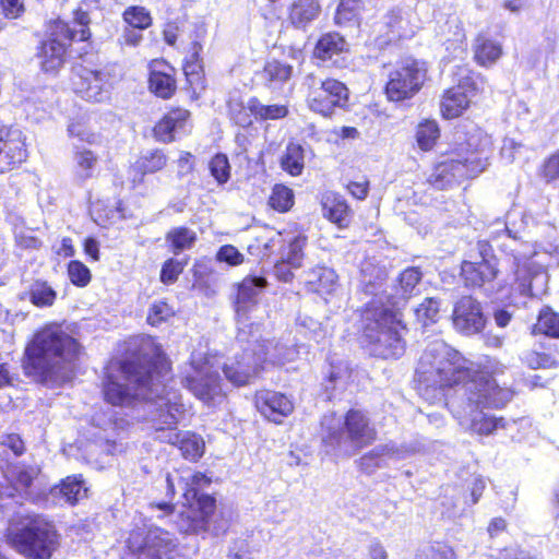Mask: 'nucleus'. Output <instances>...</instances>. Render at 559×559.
Listing matches in <instances>:
<instances>
[{"mask_svg":"<svg viewBox=\"0 0 559 559\" xmlns=\"http://www.w3.org/2000/svg\"><path fill=\"white\" fill-rule=\"evenodd\" d=\"M439 134V127L436 121L426 120L419 123L416 131V141L420 150L430 151L435 146Z\"/></svg>","mask_w":559,"mask_h":559,"instance_id":"46","label":"nucleus"},{"mask_svg":"<svg viewBox=\"0 0 559 559\" xmlns=\"http://www.w3.org/2000/svg\"><path fill=\"white\" fill-rule=\"evenodd\" d=\"M257 104V98H251L247 104L231 99L228 103L230 118L236 124L240 127H248L252 123V116L255 117L253 106Z\"/></svg>","mask_w":559,"mask_h":559,"instance_id":"44","label":"nucleus"},{"mask_svg":"<svg viewBox=\"0 0 559 559\" xmlns=\"http://www.w3.org/2000/svg\"><path fill=\"white\" fill-rule=\"evenodd\" d=\"M2 447L10 449L16 456L23 454L25 450L24 442L20 436L15 433L3 436L2 440L0 441V448Z\"/></svg>","mask_w":559,"mask_h":559,"instance_id":"63","label":"nucleus"},{"mask_svg":"<svg viewBox=\"0 0 559 559\" xmlns=\"http://www.w3.org/2000/svg\"><path fill=\"white\" fill-rule=\"evenodd\" d=\"M439 301L435 298H426L416 309L419 319L436 321L439 313Z\"/></svg>","mask_w":559,"mask_h":559,"instance_id":"60","label":"nucleus"},{"mask_svg":"<svg viewBox=\"0 0 559 559\" xmlns=\"http://www.w3.org/2000/svg\"><path fill=\"white\" fill-rule=\"evenodd\" d=\"M524 360L533 369L550 368L555 365V360L549 355L537 352L526 353Z\"/></svg>","mask_w":559,"mask_h":559,"instance_id":"61","label":"nucleus"},{"mask_svg":"<svg viewBox=\"0 0 559 559\" xmlns=\"http://www.w3.org/2000/svg\"><path fill=\"white\" fill-rule=\"evenodd\" d=\"M269 204L278 212H287L294 205L293 190L284 185H275Z\"/></svg>","mask_w":559,"mask_h":559,"instance_id":"48","label":"nucleus"},{"mask_svg":"<svg viewBox=\"0 0 559 559\" xmlns=\"http://www.w3.org/2000/svg\"><path fill=\"white\" fill-rule=\"evenodd\" d=\"M321 11L318 0H294L290 8L288 19L297 28H304L313 20H316Z\"/></svg>","mask_w":559,"mask_h":559,"instance_id":"33","label":"nucleus"},{"mask_svg":"<svg viewBox=\"0 0 559 559\" xmlns=\"http://www.w3.org/2000/svg\"><path fill=\"white\" fill-rule=\"evenodd\" d=\"M426 80V69L408 59L390 72L385 94L391 102H402L416 95Z\"/></svg>","mask_w":559,"mask_h":559,"instance_id":"14","label":"nucleus"},{"mask_svg":"<svg viewBox=\"0 0 559 559\" xmlns=\"http://www.w3.org/2000/svg\"><path fill=\"white\" fill-rule=\"evenodd\" d=\"M361 9V0H341L334 15V22L338 26L354 25L358 22Z\"/></svg>","mask_w":559,"mask_h":559,"instance_id":"43","label":"nucleus"},{"mask_svg":"<svg viewBox=\"0 0 559 559\" xmlns=\"http://www.w3.org/2000/svg\"><path fill=\"white\" fill-rule=\"evenodd\" d=\"M270 236H261L255 239V242L249 246L251 253H258L262 258L269 257L276 246H281L283 237L281 233L271 230Z\"/></svg>","mask_w":559,"mask_h":559,"instance_id":"49","label":"nucleus"},{"mask_svg":"<svg viewBox=\"0 0 559 559\" xmlns=\"http://www.w3.org/2000/svg\"><path fill=\"white\" fill-rule=\"evenodd\" d=\"M38 474L37 466L19 463L8 467L5 477L16 490L25 491L32 486Z\"/></svg>","mask_w":559,"mask_h":559,"instance_id":"37","label":"nucleus"},{"mask_svg":"<svg viewBox=\"0 0 559 559\" xmlns=\"http://www.w3.org/2000/svg\"><path fill=\"white\" fill-rule=\"evenodd\" d=\"M405 325L399 302L391 307H377L376 301L365 313L364 337L368 341L370 353L384 359L399 358L405 352L402 332Z\"/></svg>","mask_w":559,"mask_h":559,"instance_id":"5","label":"nucleus"},{"mask_svg":"<svg viewBox=\"0 0 559 559\" xmlns=\"http://www.w3.org/2000/svg\"><path fill=\"white\" fill-rule=\"evenodd\" d=\"M417 559H455V554L451 547L438 545L423 550Z\"/></svg>","mask_w":559,"mask_h":559,"instance_id":"59","label":"nucleus"},{"mask_svg":"<svg viewBox=\"0 0 559 559\" xmlns=\"http://www.w3.org/2000/svg\"><path fill=\"white\" fill-rule=\"evenodd\" d=\"M186 266V262L168 259L162 266L160 281L162 283L169 285L177 281L178 276L182 273Z\"/></svg>","mask_w":559,"mask_h":559,"instance_id":"57","label":"nucleus"},{"mask_svg":"<svg viewBox=\"0 0 559 559\" xmlns=\"http://www.w3.org/2000/svg\"><path fill=\"white\" fill-rule=\"evenodd\" d=\"M123 419L115 418L114 411L110 408L106 412L97 413L93 417V425L104 431V435L99 436V439L105 440L109 444L108 452L111 454L121 451V449H117L118 444L114 439V435L117 430L123 428Z\"/></svg>","mask_w":559,"mask_h":559,"instance_id":"31","label":"nucleus"},{"mask_svg":"<svg viewBox=\"0 0 559 559\" xmlns=\"http://www.w3.org/2000/svg\"><path fill=\"white\" fill-rule=\"evenodd\" d=\"M167 164V156L160 150H152L142 154L132 165L133 181H142L146 174L162 170Z\"/></svg>","mask_w":559,"mask_h":559,"instance_id":"32","label":"nucleus"},{"mask_svg":"<svg viewBox=\"0 0 559 559\" xmlns=\"http://www.w3.org/2000/svg\"><path fill=\"white\" fill-rule=\"evenodd\" d=\"M383 23L388 27L390 40L412 37L418 28L413 20V14L399 7L388 11Z\"/></svg>","mask_w":559,"mask_h":559,"instance_id":"28","label":"nucleus"},{"mask_svg":"<svg viewBox=\"0 0 559 559\" xmlns=\"http://www.w3.org/2000/svg\"><path fill=\"white\" fill-rule=\"evenodd\" d=\"M159 367L146 369L124 359H112L105 368L103 392L112 406L129 408L134 420L150 419L157 439L178 445L181 454L198 461L204 453L203 439L189 431H177L183 404L177 391L168 390L165 383L169 364L158 357Z\"/></svg>","mask_w":559,"mask_h":559,"instance_id":"1","label":"nucleus"},{"mask_svg":"<svg viewBox=\"0 0 559 559\" xmlns=\"http://www.w3.org/2000/svg\"><path fill=\"white\" fill-rule=\"evenodd\" d=\"M534 333L559 337V314L549 308L543 309L534 325Z\"/></svg>","mask_w":559,"mask_h":559,"instance_id":"47","label":"nucleus"},{"mask_svg":"<svg viewBox=\"0 0 559 559\" xmlns=\"http://www.w3.org/2000/svg\"><path fill=\"white\" fill-rule=\"evenodd\" d=\"M130 559H176L178 543L168 531L158 527L132 530L126 539Z\"/></svg>","mask_w":559,"mask_h":559,"instance_id":"13","label":"nucleus"},{"mask_svg":"<svg viewBox=\"0 0 559 559\" xmlns=\"http://www.w3.org/2000/svg\"><path fill=\"white\" fill-rule=\"evenodd\" d=\"M420 281H421V272L417 267H407L404 270L400 277H399V284H400V294L399 297H393L391 300L399 301V305L401 304V300H405L414 295H417L420 289Z\"/></svg>","mask_w":559,"mask_h":559,"instance_id":"40","label":"nucleus"},{"mask_svg":"<svg viewBox=\"0 0 559 559\" xmlns=\"http://www.w3.org/2000/svg\"><path fill=\"white\" fill-rule=\"evenodd\" d=\"M502 56V46L499 41L479 34L474 43V58L483 67H490Z\"/></svg>","mask_w":559,"mask_h":559,"instance_id":"34","label":"nucleus"},{"mask_svg":"<svg viewBox=\"0 0 559 559\" xmlns=\"http://www.w3.org/2000/svg\"><path fill=\"white\" fill-rule=\"evenodd\" d=\"M298 349L281 341L267 340L258 343L252 349H246L240 359L224 366L226 378L235 385H245L257 377L262 364L276 366L293 361Z\"/></svg>","mask_w":559,"mask_h":559,"instance_id":"6","label":"nucleus"},{"mask_svg":"<svg viewBox=\"0 0 559 559\" xmlns=\"http://www.w3.org/2000/svg\"><path fill=\"white\" fill-rule=\"evenodd\" d=\"M29 298L37 307L51 306L56 299V292L45 282H36L31 286Z\"/></svg>","mask_w":559,"mask_h":559,"instance_id":"50","label":"nucleus"},{"mask_svg":"<svg viewBox=\"0 0 559 559\" xmlns=\"http://www.w3.org/2000/svg\"><path fill=\"white\" fill-rule=\"evenodd\" d=\"M51 495L62 498L69 504H75L87 496V487L81 476H68L51 489Z\"/></svg>","mask_w":559,"mask_h":559,"instance_id":"35","label":"nucleus"},{"mask_svg":"<svg viewBox=\"0 0 559 559\" xmlns=\"http://www.w3.org/2000/svg\"><path fill=\"white\" fill-rule=\"evenodd\" d=\"M418 451L419 444L417 443L396 444L390 442L381 444L359 459V468L367 474H372L378 468L386 467L390 462L407 459Z\"/></svg>","mask_w":559,"mask_h":559,"instance_id":"19","label":"nucleus"},{"mask_svg":"<svg viewBox=\"0 0 559 559\" xmlns=\"http://www.w3.org/2000/svg\"><path fill=\"white\" fill-rule=\"evenodd\" d=\"M90 17L85 12H76L71 24L57 20L50 24L49 38L40 47V64L45 72L57 71L64 62L68 47L73 40L84 41L91 36Z\"/></svg>","mask_w":559,"mask_h":559,"instance_id":"9","label":"nucleus"},{"mask_svg":"<svg viewBox=\"0 0 559 559\" xmlns=\"http://www.w3.org/2000/svg\"><path fill=\"white\" fill-rule=\"evenodd\" d=\"M80 354L79 343L59 325H47L27 344L22 367L36 382L55 386L70 381Z\"/></svg>","mask_w":559,"mask_h":559,"instance_id":"3","label":"nucleus"},{"mask_svg":"<svg viewBox=\"0 0 559 559\" xmlns=\"http://www.w3.org/2000/svg\"><path fill=\"white\" fill-rule=\"evenodd\" d=\"M348 88L342 82L334 79H326L313 86L308 95V104L312 111L322 116H330L336 107L347 105Z\"/></svg>","mask_w":559,"mask_h":559,"instance_id":"16","label":"nucleus"},{"mask_svg":"<svg viewBox=\"0 0 559 559\" xmlns=\"http://www.w3.org/2000/svg\"><path fill=\"white\" fill-rule=\"evenodd\" d=\"M217 260L230 265L242 263L243 255L234 246H223L217 252Z\"/></svg>","mask_w":559,"mask_h":559,"instance_id":"62","label":"nucleus"},{"mask_svg":"<svg viewBox=\"0 0 559 559\" xmlns=\"http://www.w3.org/2000/svg\"><path fill=\"white\" fill-rule=\"evenodd\" d=\"M75 160H76L78 167L81 170V176L83 178L91 177L92 170L97 162V158L93 154V152L88 151V150H83L81 152H78L75 155Z\"/></svg>","mask_w":559,"mask_h":559,"instance_id":"58","label":"nucleus"},{"mask_svg":"<svg viewBox=\"0 0 559 559\" xmlns=\"http://www.w3.org/2000/svg\"><path fill=\"white\" fill-rule=\"evenodd\" d=\"M266 286V280L262 276H248L238 285L236 297V313L245 316L251 306L255 304L258 294Z\"/></svg>","mask_w":559,"mask_h":559,"instance_id":"29","label":"nucleus"},{"mask_svg":"<svg viewBox=\"0 0 559 559\" xmlns=\"http://www.w3.org/2000/svg\"><path fill=\"white\" fill-rule=\"evenodd\" d=\"M508 238L510 230L504 228ZM509 249V262L513 270V283L511 289L521 296L538 297L546 292L548 275L540 264L535 263L533 253L527 251V245L518 242L514 238L510 243H503Z\"/></svg>","mask_w":559,"mask_h":559,"instance_id":"12","label":"nucleus"},{"mask_svg":"<svg viewBox=\"0 0 559 559\" xmlns=\"http://www.w3.org/2000/svg\"><path fill=\"white\" fill-rule=\"evenodd\" d=\"M523 148L521 143L515 142L513 139H504L501 146V156L509 163L515 160L516 155Z\"/></svg>","mask_w":559,"mask_h":559,"instance_id":"64","label":"nucleus"},{"mask_svg":"<svg viewBox=\"0 0 559 559\" xmlns=\"http://www.w3.org/2000/svg\"><path fill=\"white\" fill-rule=\"evenodd\" d=\"M304 148L296 143H289L284 153L281 165L282 168L292 176H298L304 169Z\"/></svg>","mask_w":559,"mask_h":559,"instance_id":"42","label":"nucleus"},{"mask_svg":"<svg viewBox=\"0 0 559 559\" xmlns=\"http://www.w3.org/2000/svg\"><path fill=\"white\" fill-rule=\"evenodd\" d=\"M27 157L25 142L20 130L0 127V173L22 164Z\"/></svg>","mask_w":559,"mask_h":559,"instance_id":"22","label":"nucleus"},{"mask_svg":"<svg viewBox=\"0 0 559 559\" xmlns=\"http://www.w3.org/2000/svg\"><path fill=\"white\" fill-rule=\"evenodd\" d=\"M215 500L201 496L197 500L185 501L178 512L176 525L183 534H199L207 528L209 518L214 512Z\"/></svg>","mask_w":559,"mask_h":559,"instance_id":"17","label":"nucleus"},{"mask_svg":"<svg viewBox=\"0 0 559 559\" xmlns=\"http://www.w3.org/2000/svg\"><path fill=\"white\" fill-rule=\"evenodd\" d=\"M447 25L449 27V32L452 34L445 39L447 49H462L466 40V35L462 23L457 19H451L447 22Z\"/></svg>","mask_w":559,"mask_h":559,"instance_id":"56","label":"nucleus"},{"mask_svg":"<svg viewBox=\"0 0 559 559\" xmlns=\"http://www.w3.org/2000/svg\"><path fill=\"white\" fill-rule=\"evenodd\" d=\"M292 75L293 67L278 60L267 61L263 69V78L273 88L278 87L289 81Z\"/></svg>","mask_w":559,"mask_h":559,"instance_id":"41","label":"nucleus"},{"mask_svg":"<svg viewBox=\"0 0 559 559\" xmlns=\"http://www.w3.org/2000/svg\"><path fill=\"white\" fill-rule=\"evenodd\" d=\"M322 427L326 430L323 441L348 455L376 439V430L360 411H349L344 421L334 415H325Z\"/></svg>","mask_w":559,"mask_h":559,"instance_id":"8","label":"nucleus"},{"mask_svg":"<svg viewBox=\"0 0 559 559\" xmlns=\"http://www.w3.org/2000/svg\"><path fill=\"white\" fill-rule=\"evenodd\" d=\"M174 316V309L165 301L154 302L147 313V323L158 326Z\"/></svg>","mask_w":559,"mask_h":559,"instance_id":"55","label":"nucleus"},{"mask_svg":"<svg viewBox=\"0 0 559 559\" xmlns=\"http://www.w3.org/2000/svg\"><path fill=\"white\" fill-rule=\"evenodd\" d=\"M148 86L152 93L160 98H169L176 91L174 68L160 60L151 63Z\"/></svg>","mask_w":559,"mask_h":559,"instance_id":"27","label":"nucleus"},{"mask_svg":"<svg viewBox=\"0 0 559 559\" xmlns=\"http://www.w3.org/2000/svg\"><path fill=\"white\" fill-rule=\"evenodd\" d=\"M306 283L316 293L329 294L337 283V275L333 269L319 265L306 273Z\"/></svg>","mask_w":559,"mask_h":559,"instance_id":"36","label":"nucleus"},{"mask_svg":"<svg viewBox=\"0 0 559 559\" xmlns=\"http://www.w3.org/2000/svg\"><path fill=\"white\" fill-rule=\"evenodd\" d=\"M253 110L255 111V118L261 120L282 119L288 114L286 105H263L258 99L255 106H253Z\"/></svg>","mask_w":559,"mask_h":559,"instance_id":"52","label":"nucleus"},{"mask_svg":"<svg viewBox=\"0 0 559 559\" xmlns=\"http://www.w3.org/2000/svg\"><path fill=\"white\" fill-rule=\"evenodd\" d=\"M307 243V237L298 235L288 241V246L282 252V260L294 269H299L304 261V248Z\"/></svg>","mask_w":559,"mask_h":559,"instance_id":"45","label":"nucleus"},{"mask_svg":"<svg viewBox=\"0 0 559 559\" xmlns=\"http://www.w3.org/2000/svg\"><path fill=\"white\" fill-rule=\"evenodd\" d=\"M453 324L463 334L479 333L485 326L480 304L469 296L462 297L454 306Z\"/></svg>","mask_w":559,"mask_h":559,"instance_id":"21","label":"nucleus"},{"mask_svg":"<svg viewBox=\"0 0 559 559\" xmlns=\"http://www.w3.org/2000/svg\"><path fill=\"white\" fill-rule=\"evenodd\" d=\"M190 130V112L183 108L169 110L155 126V138L164 143H170Z\"/></svg>","mask_w":559,"mask_h":559,"instance_id":"26","label":"nucleus"},{"mask_svg":"<svg viewBox=\"0 0 559 559\" xmlns=\"http://www.w3.org/2000/svg\"><path fill=\"white\" fill-rule=\"evenodd\" d=\"M497 376H486L483 379H472L457 389V395H451L447 406L459 424L478 435H489L503 428V419L488 417L483 409L499 408L507 405L514 392L506 384L500 385Z\"/></svg>","mask_w":559,"mask_h":559,"instance_id":"4","label":"nucleus"},{"mask_svg":"<svg viewBox=\"0 0 559 559\" xmlns=\"http://www.w3.org/2000/svg\"><path fill=\"white\" fill-rule=\"evenodd\" d=\"M506 367L493 358L480 362L465 359L459 352L441 340L430 342L419 358L416 378L421 397L430 404H442L451 395H457V389L472 379L502 374Z\"/></svg>","mask_w":559,"mask_h":559,"instance_id":"2","label":"nucleus"},{"mask_svg":"<svg viewBox=\"0 0 559 559\" xmlns=\"http://www.w3.org/2000/svg\"><path fill=\"white\" fill-rule=\"evenodd\" d=\"M181 383L207 406L219 405L226 397L218 367L212 357L202 353H192L189 364L181 371Z\"/></svg>","mask_w":559,"mask_h":559,"instance_id":"11","label":"nucleus"},{"mask_svg":"<svg viewBox=\"0 0 559 559\" xmlns=\"http://www.w3.org/2000/svg\"><path fill=\"white\" fill-rule=\"evenodd\" d=\"M489 145L488 136H481L479 132L471 134L467 140L466 156L455 153L439 163L429 175V185L438 190H443L457 180L477 176L487 166V158L483 157L481 154Z\"/></svg>","mask_w":559,"mask_h":559,"instance_id":"7","label":"nucleus"},{"mask_svg":"<svg viewBox=\"0 0 559 559\" xmlns=\"http://www.w3.org/2000/svg\"><path fill=\"white\" fill-rule=\"evenodd\" d=\"M210 171L219 185L226 183L230 177V166L227 156L216 154L210 162Z\"/></svg>","mask_w":559,"mask_h":559,"instance_id":"53","label":"nucleus"},{"mask_svg":"<svg viewBox=\"0 0 559 559\" xmlns=\"http://www.w3.org/2000/svg\"><path fill=\"white\" fill-rule=\"evenodd\" d=\"M255 406L267 420L281 424L294 411L293 401L275 391H260L255 394Z\"/></svg>","mask_w":559,"mask_h":559,"instance_id":"24","label":"nucleus"},{"mask_svg":"<svg viewBox=\"0 0 559 559\" xmlns=\"http://www.w3.org/2000/svg\"><path fill=\"white\" fill-rule=\"evenodd\" d=\"M323 216L338 227H345L348 224L350 210L345 200L334 192H326L322 197Z\"/></svg>","mask_w":559,"mask_h":559,"instance_id":"30","label":"nucleus"},{"mask_svg":"<svg viewBox=\"0 0 559 559\" xmlns=\"http://www.w3.org/2000/svg\"><path fill=\"white\" fill-rule=\"evenodd\" d=\"M362 283L367 295L373 298L368 302V309H371V304L376 301L377 307L389 306L391 307L396 300H391L392 296L383 288L386 281L388 273L385 267L374 265L367 261L362 267Z\"/></svg>","mask_w":559,"mask_h":559,"instance_id":"25","label":"nucleus"},{"mask_svg":"<svg viewBox=\"0 0 559 559\" xmlns=\"http://www.w3.org/2000/svg\"><path fill=\"white\" fill-rule=\"evenodd\" d=\"M347 49L346 40L337 33L324 34L317 43L314 55L321 60H330Z\"/></svg>","mask_w":559,"mask_h":559,"instance_id":"38","label":"nucleus"},{"mask_svg":"<svg viewBox=\"0 0 559 559\" xmlns=\"http://www.w3.org/2000/svg\"><path fill=\"white\" fill-rule=\"evenodd\" d=\"M124 22L133 28L144 29L152 23L150 13L143 7H130L123 13Z\"/></svg>","mask_w":559,"mask_h":559,"instance_id":"51","label":"nucleus"},{"mask_svg":"<svg viewBox=\"0 0 559 559\" xmlns=\"http://www.w3.org/2000/svg\"><path fill=\"white\" fill-rule=\"evenodd\" d=\"M197 239V233L185 226L171 228L165 237V240L169 245L174 254H179L185 250L191 249Z\"/></svg>","mask_w":559,"mask_h":559,"instance_id":"39","label":"nucleus"},{"mask_svg":"<svg viewBox=\"0 0 559 559\" xmlns=\"http://www.w3.org/2000/svg\"><path fill=\"white\" fill-rule=\"evenodd\" d=\"M479 261H464L461 267V274L466 286L480 287L485 283L491 282L498 273L496 258L491 254V248L488 243L479 241Z\"/></svg>","mask_w":559,"mask_h":559,"instance_id":"20","label":"nucleus"},{"mask_svg":"<svg viewBox=\"0 0 559 559\" xmlns=\"http://www.w3.org/2000/svg\"><path fill=\"white\" fill-rule=\"evenodd\" d=\"M68 276L71 283L79 287H85L91 282V271L81 261H71L68 264Z\"/></svg>","mask_w":559,"mask_h":559,"instance_id":"54","label":"nucleus"},{"mask_svg":"<svg viewBox=\"0 0 559 559\" xmlns=\"http://www.w3.org/2000/svg\"><path fill=\"white\" fill-rule=\"evenodd\" d=\"M108 79L107 72L80 64L73 68L71 81L73 91L82 98L102 102L107 97Z\"/></svg>","mask_w":559,"mask_h":559,"instance_id":"18","label":"nucleus"},{"mask_svg":"<svg viewBox=\"0 0 559 559\" xmlns=\"http://www.w3.org/2000/svg\"><path fill=\"white\" fill-rule=\"evenodd\" d=\"M210 478L203 473H193L190 468H183L167 475V495L174 498L176 486H178L182 490L183 500L190 502V500H197L202 496L199 495V490L210 485Z\"/></svg>","mask_w":559,"mask_h":559,"instance_id":"23","label":"nucleus"},{"mask_svg":"<svg viewBox=\"0 0 559 559\" xmlns=\"http://www.w3.org/2000/svg\"><path fill=\"white\" fill-rule=\"evenodd\" d=\"M457 75V84L445 91L440 103L441 114L447 119L460 117L479 91L481 78L478 74L467 68H460Z\"/></svg>","mask_w":559,"mask_h":559,"instance_id":"15","label":"nucleus"},{"mask_svg":"<svg viewBox=\"0 0 559 559\" xmlns=\"http://www.w3.org/2000/svg\"><path fill=\"white\" fill-rule=\"evenodd\" d=\"M8 538L12 547L27 559H49L59 547L55 525L41 516L11 530Z\"/></svg>","mask_w":559,"mask_h":559,"instance_id":"10","label":"nucleus"}]
</instances>
